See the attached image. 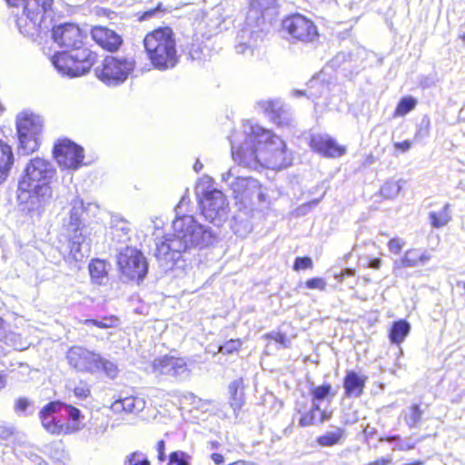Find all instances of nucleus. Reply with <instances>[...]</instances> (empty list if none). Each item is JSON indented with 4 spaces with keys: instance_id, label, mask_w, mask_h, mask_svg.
<instances>
[{
    "instance_id": "obj_1",
    "label": "nucleus",
    "mask_w": 465,
    "mask_h": 465,
    "mask_svg": "<svg viewBox=\"0 0 465 465\" xmlns=\"http://www.w3.org/2000/svg\"><path fill=\"white\" fill-rule=\"evenodd\" d=\"M243 144H238L236 134L231 138L232 156L239 165L250 169H257L259 165L272 169L291 165V153L280 136L250 121L243 124Z\"/></svg>"
},
{
    "instance_id": "obj_2",
    "label": "nucleus",
    "mask_w": 465,
    "mask_h": 465,
    "mask_svg": "<svg viewBox=\"0 0 465 465\" xmlns=\"http://www.w3.org/2000/svg\"><path fill=\"white\" fill-rule=\"evenodd\" d=\"M189 199L183 196L175 211L173 222L174 233L156 243L155 256L165 268H172L182 253L193 248H203L214 242L215 234L211 228L201 224L193 215L183 214V207Z\"/></svg>"
},
{
    "instance_id": "obj_3",
    "label": "nucleus",
    "mask_w": 465,
    "mask_h": 465,
    "mask_svg": "<svg viewBox=\"0 0 465 465\" xmlns=\"http://www.w3.org/2000/svg\"><path fill=\"white\" fill-rule=\"evenodd\" d=\"M143 45L155 69L165 71L177 64L176 42L171 28L163 27L148 33L143 39Z\"/></svg>"
},
{
    "instance_id": "obj_4",
    "label": "nucleus",
    "mask_w": 465,
    "mask_h": 465,
    "mask_svg": "<svg viewBox=\"0 0 465 465\" xmlns=\"http://www.w3.org/2000/svg\"><path fill=\"white\" fill-rule=\"evenodd\" d=\"M222 182L231 191L235 203L252 209L266 202L264 190L260 182L251 176H241L237 167H232L221 174Z\"/></svg>"
},
{
    "instance_id": "obj_5",
    "label": "nucleus",
    "mask_w": 465,
    "mask_h": 465,
    "mask_svg": "<svg viewBox=\"0 0 465 465\" xmlns=\"http://www.w3.org/2000/svg\"><path fill=\"white\" fill-rule=\"evenodd\" d=\"M53 0H25L24 14L16 20L24 35L34 38L48 30L53 20Z\"/></svg>"
},
{
    "instance_id": "obj_6",
    "label": "nucleus",
    "mask_w": 465,
    "mask_h": 465,
    "mask_svg": "<svg viewBox=\"0 0 465 465\" xmlns=\"http://www.w3.org/2000/svg\"><path fill=\"white\" fill-rule=\"evenodd\" d=\"M92 209H98L95 203H88L84 206L83 200L76 197L71 202V209L68 217L64 219L63 230L68 238L69 257L75 261H82L84 254L82 252V244L85 240L83 233L84 225L81 220L84 211L89 212Z\"/></svg>"
},
{
    "instance_id": "obj_7",
    "label": "nucleus",
    "mask_w": 465,
    "mask_h": 465,
    "mask_svg": "<svg viewBox=\"0 0 465 465\" xmlns=\"http://www.w3.org/2000/svg\"><path fill=\"white\" fill-rule=\"evenodd\" d=\"M213 179L203 176L195 187V193L199 198L202 214L213 223L219 224L226 218L228 202L221 190L212 188Z\"/></svg>"
},
{
    "instance_id": "obj_8",
    "label": "nucleus",
    "mask_w": 465,
    "mask_h": 465,
    "mask_svg": "<svg viewBox=\"0 0 465 465\" xmlns=\"http://www.w3.org/2000/svg\"><path fill=\"white\" fill-rule=\"evenodd\" d=\"M43 124V118L34 114L23 113L17 116L16 129L20 153L29 154L38 149Z\"/></svg>"
},
{
    "instance_id": "obj_9",
    "label": "nucleus",
    "mask_w": 465,
    "mask_h": 465,
    "mask_svg": "<svg viewBox=\"0 0 465 465\" xmlns=\"http://www.w3.org/2000/svg\"><path fill=\"white\" fill-rule=\"evenodd\" d=\"M135 62L132 57L108 55L101 67L95 69L96 76L106 85L123 84L134 72Z\"/></svg>"
},
{
    "instance_id": "obj_10",
    "label": "nucleus",
    "mask_w": 465,
    "mask_h": 465,
    "mask_svg": "<svg viewBox=\"0 0 465 465\" xmlns=\"http://www.w3.org/2000/svg\"><path fill=\"white\" fill-rule=\"evenodd\" d=\"M117 265L121 276L125 280L143 281L148 272V265L143 254L136 248L129 246L119 252Z\"/></svg>"
},
{
    "instance_id": "obj_11",
    "label": "nucleus",
    "mask_w": 465,
    "mask_h": 465,
    "mask_svg": "<svg viewBox=\"0 0 465 465\" xmlns=\"http://www.w3.org/2000/svg\"><path fill=\"white\" fill-rule=\"evenodd\" d=\"M52 197V189L49 183L30 185L26 190L18 184L17 201L24 205L23 210L30 215H40Z\"/></svg>"
},
{
    "instance_id": "obj_12",
    "label": "nucleus",
    "mask_w": 465,
    "mask_h": 465,
    "mask_svg": "<svg viewBox=\"0 0 465 465\" xmlns=\"http://www.w3.org/2000/svg\"><path fill=\"white\" fill-rule=\"evenodd\" d=\"M63 411V402L51 401L45 405L39 412V419L43 428L51 434H71L78 431L81 427L77 424H65L59 418V413Z\"/></svg>"
},
{
    "instance_id": "obj_13",
    "label": "nucleus",
    "mask_w": 465,
    "mask_h": 465,
    "mask_svg": "<svg viewBox=\"0 0 465 465\" xmlns=\"http://www.w3.org/2000/svg\"><path fill=\"white\" fill-rule=\"evenodd\" d=\"M54 174L53 164L45 158H32L25 168V174L19 181L23 190H26L30 185L48 183V181Z\"/></svg>"
},
{
    "instance_id": "obj_14",
    "label": "nucleus",
    "mask_w": 465,
    "mask_h": 465,
    "mask_svg": "<svg viewBox=\"0 0 465 465\" xmlns=\"http://www.w3.org/2000/svg\"><path fill=\"white\" fill-rule=\"evenodd\" d=\"M57 163L65 169H78L84 161V149L69 139L59 140L54 147Z\"/></svg>"
},
{
    "instance_id": "obj_15",
    "label": "nucleus",
    "mask_w": 465,
    "mask_h": 465,
    "mask_svg": "<svg viewBox=\"0 0 465 465\" xmlns=\"http://www.w3.org/2000/svg\"><path fill=\"white\" fill-rule=\"evenodd\" d=\"M282 26L290 35L302 42L311 43L318 37L313 22L300 14L285 18Z\"/></svg>"
},
{
    "instance_id": "obj_16",
    "label": "nucleus",
    "mask_w": 465,
    "mask_h": 465,
    "mask_svg": "<svg viewBox=\"0 0 465 465\" xmlns=\"http://www.w3.org/2000/svg\"><path fill=\"white\" fill-rule=\"evenodd\" d=\"M99 355L84 347L74 346L68 351L66 358L70 366L76 371L95 374L98 373Z\"/></svg>"
},
{
    "instance_id": "obj_17",
    "label": "nucleus",
    "mask_w": 465,
    "mask_h": 465,
    "mask_svg": "<svg viewBox=\"0 0 465 465\" xmlns=\"http://www.w3.org/2000/svg\"><path fill=\"white\" fill-rule=\"evenodd\" d=\"M151 371L156 376L167 375L175 378H183L188 375V368L185 361L173 356H163L154 359L151 365Z\"/></svg>"
},
{
    "instance_id": "obj_18",
    "label": "nucleus",
    "mask_w": 465,
    "mask_h": 465,
    "mask_svg": "<svg viewBox=\"0 0 465 465\" xmlns=\"http://www.w3.org/2000/svg\"><path fill=\"white\" fill-rule=\"evenodd\" d=\"M52 37L60 47L77 48L83 44V34L78 25L65 23L53 26Z\"/></svg>"
},
{
    "instance_id": "obj_19",
    "label": "nucleus",
    "mask_w": 465,
    "mask_h": 465,
    "mask_svg": "<svg viewBox=\"0 0 465 465\" xmlns=\"http://www.w3.org/2000/svg\"><path fill=\"white\" fill-rule=\"evenodd\" d=\"M256 106L278 126L288 127L292 124L291 114L280 99L261 100L257 102Z\"/></svg>"
},
{
    "instance_id": "obj_20",
    "label": "nucleus",
    "mask_w": 465,
    "mask_h": 465,
    "mask_svg": "<svg viewBox=\"0 0 465 465\" xmlns=\"http://www.w3.org/2000/svg\"><path fill=\"white\" fill-rule=\"evenodd\" d=\"M91 35L98 45L108 52H115L123 45L122 36L105 26L97 25L93 27Z\"/></svg>"
},
{
    "instance_id": "obj_21",
    "label": "nucleus",
    "mask_w": 465,
    "mask_h": 465,
    "mask_svg": "<svg viewBox=\"0 0 465 465\" xmlns=\"http://www.w3.org/2000/svg\"><path fill=\"white\" fill-rule=\"evenodd\" d=\"M310 146L313 151L327 157H339L344 153V149L327 134H312Z\"/></svg>"
},
{
    "instance_id": "obj_22",
    "label": "nucleus",
    "mask_w": 465,
    "mask_h": 465,
    "mask_svg": "<svg viewBox=\"0 0 465 465\" xmlns=\"http://www.w3.org/2000/svg\"><path fill=\"white\" fill-rule=\"evenodd\" d=\"M74 51L69 53L75 62V71L79 76L85 74L94 65L96 60V54L87 48H73Z\"/></svg>"
},
{
    "instance_id": "obj_23",
    "label": "nucleus",
    "mask_w": 465,
    "mask_h": 465,
    "mask_svg": "<svg viewBox=\"0 0 465 465\" xmlns=\"http://www.w3.org/2000/svg\"><path fill=\"white\" fill-rule=\"evenodd\" d=\"M258 42V34L250 28H243L236 36L235 50L243 55H252Z\"/></svg>"
},
{
    "instance_id": "obj_24",
    "label": "nucleus",
    "mask_w": 465,
    "mask_h": 465,
    "mask_svg": "<svg viewBox=\"0 0 465 465\" xmlns=\"http://www.w3.org/2000/svg\"><path fill=\"white\" fill-rule=\"evenodd\" d=\"M52 64L59 74L70 78L78 77L75 69V62L68 52L56 53L52 57Z\"/></svg>"
},
{
    "instance_id": "obj_25",
    "label": "nucleus",
    "mask_w": 465,
    "mask_h": 465,
    "mask_svg": "<svg viewBox=\"0 0 465 465\" xmlns=\"http://www.w3.org/2000/svg\"><path fill=\"white\" fill-rule=\"evenodd\" d=\"M367 377L358 374L354 371H347L343 387L348 397H359L363 391Z\"/></svg>"
},
{
    "instance_id": "obj_26",
    "label": "nucleus",
    "mask_w": 465,
    "mask_h": 465,
    "mask_svg": "<svg viewBox=\"0 0 465 465\" xmlns=\"http://www.w3.org/2000/svg\"><path fill=\"white\" fill-rule=\"evenodd\" d=\"M111 408L116 413H138L145 408V401L141 397L129 396L115 401Z\"/></svg>"
},
{
    "instance_id": "obj_27",
    "label": "nucleus",
    "mask_w": 465,
    "mask_h": 465,
    "mask_svg": "<svg viewBox=\"0 0 465 465\" xmlns=\"http://www.w3.org/2000/svg\"><path fill=\"white\" fill-rule=\"evenodd\" d=\"M110 228L114 241L124 243L130 240V224L121 216L115 214L111 217Z\"/></svg>"
},
{
    "instance_id": "obj_28",
    "label": "nucleus",
    "mask_w": 465,
    "mask_h": 465,
    "mask_svg": "<svg viewBox=\"0 0 465 465\" xmlns=\"http://www.w3.org/2000/svg\"><path fill=\"white\" fill-rule=\"evenodd\" d=\"M228 390L230 393V406L233 410L234 415L237 416L244 403L242 380L238 379L232 381L229 384Z\"/></svg>"
},
{
    "instance_id": "obj_29",
    "label": "nucleus",
    "mask_w": 465,
    "mask_h": 465,
    "mask_svg": "<svg viewBox=\"0 0 465 465\" xmlns=\"http://www.w3.org/2000/svg\"><path fill=\"white\" fill-rule=\"evenodd\" d=\"M431 258V254L428 251H420V249L408 250L403 258L401 264L403 267L413 268L420 265H424Z\"/></svg>"
},
{
    "instance_id": "obj_30",
    "label": "nucleus",
    "mask_w": 465,
    "mask_h": 465,
    "mask_svg": "<svg viewBox=\"0 0 465 465\" xmlns=\"http://www.w3.org/2000/svg\"><path fill=\"white\" fill-rule=\"evenodd\" d=\"M328 87L324 84H320L317 79H312L310 82V86L307 94L303 91L293 90L292 95L300 97L301 95L306 94L309 99H312L315 103V107L319 106V103L316 101L326 93Z\"/></svg>"
},
{
    "instance_id": "obj_31",
    "label": "nucleus",
    "mask_w": 465,
    "mask_h": 465,
    "mask_svg": "<svg viewBox=\"0 0 465 465\" xmlns=\"http://www.w3.org/2000/svg\"><path fill=\"white\" fill-rule=\"evenodd\" d=\"M410 331L411 325L407 321L400 320L394 322L390 331L391 341L395 344L401 343L408 336Z\"/></svg>"
},
{
    "instance_id": "obj_32",
    "label": "nucleus",
    "mask_w": 465,
    "mask_h": 465,
    "mask_svg": "<svg viewBox=\"0 0 465 465\" xmlns=\"http://www.w3.org/2000/svg\"><path fill=\"white\" fill-rule=\"evenodd\" d=\"M346 438L345 430L336 428L333 431H328L317 438V443L322 447H332L343 441Z\"/></svg>"
},
{
    "instance_id": "obj_33",
    "label": "nucleus",
    "mask_w": 465,
    "mask_h": 465,
    "mask_svg": "<svg viewBox=\"0 0 465 465\" xmlns=\"http://www.w3.org/2000/svg\"><path fill=\"white\" fill-rule=\"evenodd\" d=\"M89 272L94 283L102 284L107 279V263L103 260H93L89 264Z\"/></svg>"
},
{
    "instance_id": "obj_34",
    "label": "nucleus",
    "mask_w": 465,
    "mask_h": 465,
    "mask_svg": "<svg viewBox=\"0 0 465 465\" xmlns=\"http://www.w3.org/2000/svg\"><path fill=\"white\" fill-rule=\"evenodd\" d=\"M449 208L450 205L446 203L440 211L429 213L430 222L433 228H441L448 224L451 219Z\"/></svg>"
},
{
    "instance_id": "obj_35",
    "label": "nucleus",
    "mask_w": 465,
    "mask_h": 465,
    "mask_svg": "<svg viewBox=\"0 0 465 465\" xmlns=\"http://www.w3.org/2000/svg\"><path fill=\"white\" fill-rule=\"evenodd\" d=\"M98 361V372L103 371L111 380H114L118 376L120 371L116 362L102 357L101 354Z\"/></svg>"
},
{
    "instance_id": "obj_36",
    "label": "nucleus",
    "mask_w": 465,
    "mask_h": 465,
    "mask_svg": "<svg viewBox=\"0 0 465 465\" xmlns=\"http://www.w3.org/2000/svg\"><path fill=\"white\" fill-rule=\"evenodd\" d=\"M404 183L405 181L402 179L399 181H387L381 187V194L387 199H392L399 194L401 190V183Z\"/></svg>"
},
{
    "instance_id": "obj_37",
    "label": "nucleus",
    "mask_w": 465,
    "mask_h": 465,
    "mask_svg": "<svg viewBox=\"0 0 465 465\" xmlns=\"http://www.w3.org/2000/svg\"><path fill=\"white\" fill-rule=\"evenodd\" d=\"M193 456L183 450L172 451L166 465H192Z\"/></svg>"
},
{
    "instance_id": "obj_38",
    "label": "nucleus",
    "mask_w": 465,
    "mask_h": 465,
    "mask_svg": "<svg viewBox=\"0 0 465 465\" xmlns=\"http://www.w3.org/2000/svg\"><path fill=\"white\" fill-rule=\"evenodd\" d=\"M417 101L411 96H406L400 100L394 112V116H404L412 111L416 106Z\"/></svg>"
},
{
    "instance_id": "obj_39",
    "label": "nucleus",
    "mask_w": 465,
    "mask_h": 465,
    "mask_svg": "<svg viewBox=\"0 0 465 465\" xmlns=\"http://www.w3.org/2000/svg\"><path fill=\"white\" fill-rule=\"evenodd\" d=\"M332 387L329 383H325L320 386H314L311 389L312 400L322 401L331 395L333 397L335 393H331Z\"/></svg>"
},
{
    "instance_id": "obj_40",
    "label": "nucleus",
    "mask_w": 465,
    "mask_h": 465,
    "mask_svg": "<svg viewBox=\"0 0 465 465\" xmlns=\"http://www.w3.org/2000/svg\"><path fill=\"white\" fill-rule=\"evenodd\" d=\"M118 319L114 316L104 317L101 320L86 319L84 321V324H85L86 326H95L100 329H108L115 327L118 325Z\"/></svg>"
},
{
    "instance_id": "obj_41",
    "label": "nucleus",
    "mask_w": 465,
    "mask_h": 465,
    "mask_svg": "<svg viewBox=\"0 0 465 465\" xmlns=\"http://www.w3.org/2000/svg\"><path fill=\"white\" fill-rule=\"evenodd\" d=\"M63 411H64L65 414L71 420V422H68L67 424H77L80 427L79 420L82 417L80 410L72 405L63 403Z\"/></svg>"
},
{
    "instance_id": "obj_42",
    "label": "nucleus",
    "mask_w": 465,
    "mask_h": 465,
    "mask_svg": "<svg viewBox=\"0 0 465 465\" xmlns=\"http://www.w3.org/2000/svg\"><path fill=\"white\" fill-rule=\"evenodd\" d=\"M276 0H249L251 9L262 13L275 5Z\"/></svg>"
},
{
    "instance_id": "obj_43",
    "label": "nucleus",
    "mask_w": 465,
    "mask_h": 465,
    "mask_svg": "<svg viewBox=\"0 0 465 465\" xmlns=\"http://www.w3.org/2000/svg\"><path fill=\"white\" fill-rule=\"evenodd\" d=\"M32 405V401L25 397H19L15 401L14 411L18 415H27L26 411Z\"/></svg>"
},
{
    "instance_id": "obj_44",
    "label": "nucleus",
    "mask_w": 465,
    "mask_h": 465,
    "mask_svg": "<svg viewBox=\"0 0 465 465\" xmlns=\"http://www.w3.org/2000/svg\"><path fill=\"white\" fill-rule=\"evenodd\" d=\"M242 346V341L240 339L230 340L226 341L224 344L219 346L218 351L223 354H232L234 351H237Z\"/></svg>"
},
{
    "instance_id": "obj_45",
    "label": "nucleus",
    "mask_w": 465,
    "mask_h": 465,
    "mask_svg": "<svg viewBox=\"0 0 465 465\" xmlns=\"http://www.w3.org/2000/svg\"><path fill=\"white\" fill-rule=\"evenodd\" d=\"M421 411L419 405L411 406L410 414L406 417L407 424L410 427H414L421 419Z\"/></svg>"
},
{
    "instance_id": "obj_46",
    "label": "nucleus",
    "mask_w": 465,
    "mask_h": 465,
    "mask_svg": "<svg viewBox=\"0 0 465 465\" xmlns=\"http://www.w3.org/2000/svg\"><path fill=\"white\" fill-rule=\"evenodd\" d=\"M129 465H150L149 460L143 453L134 452L126 457Z\"/></svg>"
},
{
    "instance_id": "obj_47",
    "label": "nucleus",
    "mask_w": 465,
    "mask_h": 465,
    "mask_svg": "<svg viewBox=\"0 0 465 465\" xmlns=\"http://www.w3.org/2000/svg\"><path fill=\"white\" fill-rule=\"evenodd\" d=\"M266 339L272 340L277 343L281 344L282 347L287 348L290 346V341L284 333L279 331H272L265 335Z\"/></svg>"
},
{
    "instance_id": "obj_48",
    "label": "nucleus",
    "mask_w": 465,
    "mask_h": 465,
    "mask_svg": "<svg viewBox=\"0 0 465 465\" xmlns=\"http://www.w3.org/2000/svg\"><path fill=\"white\" fill-rule=\"evenodd\" d=\"M326 285H327L326 281L323 278H319V277L309 279L305 282V286L308 289H317L320 291H324L326 288Z\"/></svg>"
},
{
    "instance_id": "obj_49",
    "label": "nucleus",
    "mask_w": 465,
    "mask_h": 465,
    "mask_svg": "<svg viewBox=\"0 0 465 465\" xmlns=\"http://www.w3.org/2000/svg\"><path fill=\"white\" fill-rule=\"evenodd\" d=\"M107 430V423L98 422L96 420L92 423V427L89 429L90 435L94 437L102 436Z\"/></svg>"
},
{
    "instance_id": "obj_50",
    "label": "nucleus",
    "mask_w": 465,
    "mask_h": 465,
    "mask_svg": "<svg viewBox=\"0 0 465 465\" xmlns=\"http://www.w3.org/2000/svg\"><path fill=\"white\" fill-rule=\"evenodd\" d=\"M312 260L310 257H297L294 262L293 269L295 271L312 269Z\"/></svg>"
},
{
    "instance_id": "obj_51",
    "label": "nucleus",
    "mask_w": 465,
    "mask_h": 465,
    "mask_svg": "<svg viewBox=\"0 0 465 465\" xmlns=\"http://www.w3.org/2000/svg\"><path fill=\"white\" fill-rule=\"evenodd\" d=\"M404 244L405 242L402 239L395 237L390 240L388 242V248L390 252L398 254L401 251Z\"/></svg>"
},
{
    "instance_id": "obj_52",
    "label": "nucleus",
    "mask_w": 465,
    "mask_h": 465,
    "mask_svg": "<svg viewBox=\"0 0 465 465\" xmlns=\"http://www.w3.org/2000/svg\"><path fill=\"white\" fill-rule=\"evenodd\" d=\"M315 420V414H313V411H306L302 414L300 420H299V425L301 427H308L313 424Z\"/></svg>"
},
{
    "instance_id": "obj_53",
    "label": "nucleus",
    "mask_w": 465,
    "mask_h": 465,
    "mask_svg": "<svg viewBox=\"0 0 465 465\" xmlns=\"http://www.w3.org/2000/svg\"><path fill=\"white\" fill-rule=\"evenodd\" d=\"M74 393L77 398L86 399L90 395V389L87 384L82 383L74 389Z\"/></svg>"
},
{
    "instance_id": "obj_54",
    "label": "nucleus",
    "mask_w": 465,
    "mask_h": 465,
    "mask_svg": "<svg viewBox=\"0 0 465 465\" xmlns=\"http://www.w3.org/2000/svg\"><path fill=\"white\" fill-rule=\"evenodd\" d=\"M351 57L350 54L344 52L338 53L331 61L332 66H340L341 64L349 60Z\"/></svg>"
},
{
    "instance_id": "obj_55",
    "label": "nucleus",
    "mask_w": 465,
    "mask_h": 465,
    "mask_svg": "<svg viewBox=\"0 0 465 465\" xmlns=\"http://www.w3.org/2000/svg\"><path fill=\"white\" fill-rule=\"evenodd\" d=\"M156 451H157V459L159 461L163 462L166 460L165 455V441L161 440L156 443Z\"/></svg>"
},
{
    "instance_id": "obj_56",
    "label": "nucleus",
    "mask_w": 465,
    "mask_h": 465,
    "mask_svg": "<svg viewBox=\"0 0 465 465\" xmlns=\"http://www.w3.org/2000/svg\"><path fill=\"white\" fill-rule=\"evenodd\" d=\"M13 337H15L14 333L6 334L5 329V321L0 316V341H5L6 343L8 341H11Z\"/></svg>"
},
{
    "instance_id": "obj_57",
    "label": "nucleus",
    "mask_w": 465,
    "mask_h": 465,
    "mask_svg": "<svg viewBox=\"0 0 465 465\" xmlns=\"http://www.w3.org/2000/svg\"><path fill=\"white\" fill-rule=\"evenodd\" d=\"M14 433V428L7 426L4 423H0V439L6 440Z\"/></svg>"
},
{
    "instance_id": "obj_58",
    "label": "nucleus",
    "mask_w": 465,
    "mask_h": 465,
    "mask_svg": "<svg viewBox=\"0 0 465 465\" xmlns=\"http://www.w3.org/2000/svg\"><path fill=\"white\" fill-rule=\"evenodd\" d=\"M189 54L193 60H201L203 58V49L199 45H193Z\"/></svg>"
},
{
    "instance_id": "obj_59",
    "label": "nucleus",
    "mask_w": 465,
    "mask_h": 465,
    "mask_svg": "<svg viewBox=\"0 0 465 465\" xmlns=\"http://www.w3.org/2000/svg\"><path fill=\"white\" fill-rule=\"evenodd\" d=\"M395 149L400 150L402 153L408 152L411 147V142L405 140L403 142H396L393 143Z\"/></svg>"
},
{
    "instance_id": "obj_60",
    "label": "nucleus",
    "mask_w": 465,
    "mask_h": 465,
    "mask_svg": "<svg viewBox=\"0 0 465 465\" xmlns=\"http://www.w3.org/2000/svg\"><path fill=\"white\" fill-rule=\"evenodd\" d=\"M391 462V457H386V458H380L374 461H371V462H369L368 464H365V465H388Z\"/></svg>"
},
{
    "instance_id": "obj_61",
    "label": "nucleus",
    "mask_w": 465,
    "mask_h": 465,
    "mask_svg": "<svg viewBox=\"0 0 465 465\" xmlns=\"http://www.w3.org/2000/svg\"><path fill=\"white\" fill-rule=\"evenodd\" d=\"M381 260L380 258H373L368 262L367 267L377 270L381 267Z\"/></svg>"
},
{
    "instance_id": "obj_62",
    "label": "nucleus",
    "mask_w": 465,
    "mask_h": 465,
    "mask_svg": "<svg viewBox=\"0 0 465 465\" xmlns=\"http://www.w3.org/2000/svg\"><path fill=\"white\" fill-rule=\"evenodd\" d=\"M211 459L214 462V464H216V465H221V464H223L224 462V458L220 453H213L211 455Z\"/></svg>"
},
{
    "instance_id": "obj_63",
    "label": "nucleus",
    "mask_w": 465,
    "mask_h": 465,
    "mask_svg": "<svg viewBox=\"0 0 465 465\" xmlns=\"http://www.w3.org/2000/svg\"><path fill=\"white\" fill-rule=\"evenodd\" d=\"M355 274V270L351 268H346L341 273V280H342L346 276H353Z\"/></svg>"
},
{
    "instance_id": "obj_64",
    "label": "nucleus",
    "mask_w": 465,
    "mask_h": 465,
    "mask_svg": "<svg viewBox=\"0 0 465 465\" xmlns=\"http://www.w3.org/2000/svg\"><path fill=\"white\" fill-rule=\"evenodd\" d=\"M312 408L310 409V411H313V414H315V411H322L321 407H320L321 401H315V400H312Z\"/></svg>"
}]
</instances>
